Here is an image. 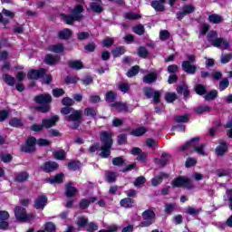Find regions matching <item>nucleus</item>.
<instances>
[{
    "instance_id": "obj_1",
    "label": "nucleus",
    "mask_w": 232,
    "mask_h": 232,
    "mask_svg": "<svg viewBox=\"0 0 232 232\" xmlns=\"http://www.w3.org/2000/svg\"><path fill=\"white\" fill-rule=\"evenodd\" d=\"M61 113H63V115H69L65 117V121L70 122V126L72 130H77V128H79L81 124V118L82 117V111H75L71 107H63L61 110Z\"/></svg>"
},
{
    "instance_id": "obj_2",
    "label": "nucleus",
    "mask_w": 232,
    "mask_h": 232,
    "mask_svg": "<svg viewBox=\"0 0 232 232\" xmlns=\"http://www.w3.org/2000/svg\"><path fill=\"white\" fill-rule=\"evenodd\" d=\"M111 137H113V134L111 132L104 131L101 133V140H102V152L100 153V156L102 159H106L110 157L111 146L113 144V140H111Z\"/></svg>"
},
{
    "instance_id": "obj_3",
    "label": "nucleus",
    "mask_w": 232,
    "mask_h": 232,
    "mask_svg": "<svg viewBox=\"0 0 232 232\" xmlns=\"http://www.w3.org/2000/svg\"><path fill=\"white\" fill-rule=\"evenodd\" d=\"M200 141L199 138H194L190 141L187 142L185 145H182L179 147V151H184V150H190L191 148L194 149L196 152L198 153V155H202V157H206L208 155L206 151L204 150L205 146L204 145H198V142Z\"/></svg>"
},
{
    "instance_id": "obj_4",
    "label": "nucleus",
    "mask_w": 232,
    "mask_h": 232,
    "mask_svg": "<svg viewBox=\"0 0 232 232\" xmlns=\"http://www.w3.org/2000/svg\"><path fill=\"white\" fill-rule=\"evenodd\" d=\"M35 102L39 104V110L42 113L50 111V102H52V96L50 94H41L35 97Z\"/></svg>"
},
{
    "instance_id": "obj_5",
    "label": "nucleus",
    "mask_w": 232,
    "mask_h": 232,
    "mask_svg": "<svg viewBox=\"0 0 232 232\" xmlns=\"http://www.w3.org/2000/svg\"><path fill=\"white\" fill-rule=\"evenodd\" d=\"M82 5H76L72 11V15H63V19L67 24H72L73 21H81L82 19Z\"/></svg>"
},
{
    "instance_id": "obj_6",
    "label": "nucleus",
    "mask_w": 232,
    "mask_h": 232,
    "mask_svg": "<svg viewBox=\"0 0 232 232\" xmlns=\"http://www.w3.org/2000/svg\"><path fill=\"white\" fill-rule=\"evenodd\" d=\"M28 79H44V82L45 84H50L52 82V76L50 74H46V70H31L27 74Z\"/></svg>"
},
{
    "instance_id": "obj_7",
    "label": "nucleus",
    "mask_w": 232,
    "mask_h": 232,
    "mask_svg": "<svg viewBox=\"0 0 232 232\" xmlns=\"http://www.w3.org/2000/svg\"><path fill=\"white\" fill-rule=\"evenodd\" d=\"M171 185L173 188H187V189H191L193 188V184L191 183V179L186 177H178L176 178Z\"/></svg>"
},
{
    "instance_id": "obj_8",
    "label": "nucleus",
    "mask_w": 232,
    "mask_h": 232,
    "mask_svg": "<svg viewBox=\"0 0 232 232\" xmlns=\"http://www.w3.org/2000/svg\"><path fill=\"white\" fill-rule=\"evenodd\" d=\"M143 222L140 223V227H149L153 222H155V212L151 209L145 210L142 213Z\"/></svg>"
},
{
    "instance_id": "obj_9",
    "label": "nucleus",
    "mask_w": 232,
    "mask_h": 232,
    "mask_svg": "<svg viewBox=\"0 0 232 232\" xmlns=\"http://www.w3.org/2000/svg\"><path fill=\"white\" fill-rule=\"evenodd\" d=\"M188 59V61L182 63V68L186 73L194 75V73L197 72V66L191 64V63H195V55H189Z\"/></svg>"
},
{
    "instance_id": "obj_10",
    "label": "nucleus",
    "mask_w": 232,
    "mask_h": 232,
    "mask_svg": "<svg viewBox=\"0 0 232 232\" xmlns=\"http://www.w3.org/2000/svg\"><path fill=\"white\" fill-rule=\"evenodd\" d=\"M14 215L20 222H28L34 218V215L26 214V210L24 208L16 207L14 209Z\"/></svg>"
},
{
    "instance_id": "obj_11",
    "label": "nucleus",
    "mask_w": 232,
    "mask_h": 232,
    "mask_svg": "<svg viewBox=\"0 0 232 232\" xmlns=\"http://www.w3.org/2000/svg\"><path fill=\"white\" fill-rule=\"evenodd\" d=\"M37 140L34 137H30L26 140L25 144L22 146L21 151L24 153H34L35 151V144Z\"/></svg>"
},
{
    "instance_id": "obj_12",
    "label": "nucleus",
    "mask_w": 232,
    "mask_h": 232,
    "mask_svg": "<svg viewBox=\"0 0 232 232\" xmlns=\"http://www.w3.org/2000/svg\"><path fill=\"white\" fill-rule=\"evenodd\" d=\"M15 17V13L3 9L2 14L0 13V23H3L5 26L10 23V19H14Z\"/></svg>"
},
{
    "instance_id": "obj_13",
    "label": "nucleus",
    "mask_w": 232,
    "mask_h": 232,
    "mask_svg": "<svg viewBox=\"0 0 232 232\" xmlns=\"http://www.w3.org/2000/svg\"><path fill=\"white\" fill-rule=\"evenodd\" d=\"M193 12H195V6L191 5H185L182 7V10L177 13V19H179V21H181V19H184L186 15H188V14H193Z\"/></svg>"
},
{
    "instance_id": "obj_14",
    "label": "nucleus",
    "mask_w": 232,
    "mask_h": 232,
    "mask_svg": "<svg viewBox=\"0 0 232 232\" xmlns=\"http://www.w3.org/2000/svg\"><path fill=\"white\" fill-rule=\"evenodd\" d=\"M144 93L149 99H151L153 97L154 102L156 104H159V102H160V92H159V91H153V89L151 88H146L144 89Z\"/></svg>"
},
{
    "instance_id": "obj_15",
    "label": "nucleus",
    "mask_w": 232,
    "mask_h": 232,
    "mask_svg": "<svg viewBox=\"0 0 232 232\" xmlns=\"http://www.w3.org/2000/svg\"><path fill=\"white\" fill-rule=\"evenodd\" d=\"M59 121V116L54 115L50 119H44L42 121V125L44 128H46L47 130L53 127L55 123Z\"/></svg>"
},
{
    "instance_id": "obj_16",
    "label": "nucleus",
    "mask_w": 232,
    "mask_h": 232,
    "mask_svg": "<svg viewBox=\"0 0 232 232\" xmlns=\"http://www.w3.org/2000/svg\"><path fill=\"white\" fill-rule=\"evenodd\" d=\"M47 202H48V198L46 197L39 196L34 201V208L36 209H44Z\"/></svg>"
},
{
    "instance_id": "obj_17",
    "label": "nucleus",
    "mask_w": 232,
    "mask_h": 232,
    "mask_svg": "<svg viewBox=\"0 0 232 232\" xmlns=\"http://www.w3.org/2000/svg\"><path fill=\"white\" fill-rule=\"evenodd\" d=\"M227 143L226 141H221L216 148V155L218 157H224L225 153H227Z\"/></svg>"
},
{
    "instance_id": "obj_18",
    "label": "nucleus",
    "mask_w": 232,
    "mask_h": 232,
    "mask_svg": "<svg viewBox=\"0 0 232 232\" xmlns=\"http://www.w3.org/2000/svg\"><path fill=\"white\" fill-rule=\"evenodd\" d=\"M59 168V165L55 161H47L42 167V169L46 173H52V171H55Z\"/></svg>"
},
{
    "instance_id": "obj_19",
    "label": "nucleus",
    "mask_w": 232,
    "mask_h": 232,
    "mask_svg": "<svg viewBox=\"0 0 232 232\" xmlns=\"http://www.w3.org/2000/svg\"><path fill=\"white\" fill-rule=\"evenodd\" d=\"M218 45H215L216 48H220L221 50H229L231 43L224 38L218 39Z\"/></svg>"
},
{
    "instance_id": "obj_20",
    "label": "nucleus",
    "mask_w": 232,
    "mask_h": 232,
    "mask_svg": "<svg viewBox=\"0 0 232 232\" xmlns=\"http://www.w3.org/2000/svg\"><path fill=\"white\" fill-rule=\"evenodd\" d=\"M208 41L212 44L214 46H218L217 43H218V34L216 31H210L208 34Z\"/></svg>"
},
{
    "instance_id": "obj_21",
    "label": "nucleus",
    "mask_w": 232,
    "mask_h": 232,
    "mask_svg": "<svg viewBox=\"0 0 232 232\" xmlns=\"http://www.w3.org/2000/svg\"><path fill=\"white\" fill-rule=\"evenodd\" d=\"M63 179H64V175L57 174L54 177L48 178L46 179V182H48L49 184H61V182H63Z\"/></svg>"
},
{
    "instance_id": "obj_22",
    "label": "nucleus",
    "mask_w": 232,
    "mask_h": 232,
    "mask_svg": "<svg viewBox=\"0 0 232 232\" xmlns=\"http://www.w3.org/2000/svg\"><path fill=\"white\" fill-rule=\"evenodd\" d=\"M157 81V72H150L143 77V82L145 84H151Z\"/></svg>"
},
{
    "instance_id": "obj_23",
    "label": "nucleus",
    "mask_w": 232,
    "mask_h": 232,
    "mask_svg": "<svg viewBox=\"0 0 232 232\" xmlns=\"http://www.w3.org/2000/svg\"><path fill=\"white\" fill-rule=\"evenodd\" d=\"M101 5H102L101 0H95L91 4V10L96 14H101V12H102V6H101Z\"/></svg>"
},
{
    "instance_id": "obj_24",
    "label": "nucleus",
    "mask_w": 232,
    "mask_h": 232,
    "mask_svg": "<svg viewBox=\"0 0 232 232\" xmlns=\"http://www.w3.org/2000/svg\"><path fill=\"white\" fill-rule=\"evenodd\" d=\"M92 202H97L96 197L90 198L89 199H86V198L82 199L80 202L81 209H86V208H88L90 204H92Z\"/></svg>"
},
{
    "instance_id": "obj_25",
    "label": "nucleus",
    "mask_w": 232,
    "mask_h": 232,
    "mask_svg": "<svg viewBox=\"0 0 232 232\" xmlns=\"http://www.w3.org/2000/svg\"><path fill=\"white\" fill-rule=\"evenodd\" d=\"M75 193H77V188L73 187V184L68 183L65 187V195L68 198L75 196Z\"/></svg>"
},
{
    "instance_id": "obj_26",
    "label": "nucleus",
    "mask_w": 232,
    "mask_h": 232,
    "mask_svg": "<svg viewBox=\"0 0 232 232\" xmlns=\"http://www.w3.org/2000/svg\"><path fill=\"white\" fill-rule=\"evenodd\" d=\"M61 61V57L59 55H52L47 54L45 57V63L46 64H57Z\"/></svg>"
},
{
    "instance_id": "obj_27",
    "label": "nucleus",
    "mask_w": 232,
    "mask_h": 232,
    "mask_svg": "<svg viewBox=\"0 0 232 232\" xmlns=\"http://www.w3.org/2000/svg\"><path fill=\"white\" fill-rule=\"evenodd\" d=\"M169 175L166 173H161L159 176H156L154 179L151 180L152 186H159V184L162 183L163 179H168Z\"/></svg>"
},
{
    "instance_id": "obj_28",
    "label": "nucleus",
    "mask_w": 232,
    "mask_h": 232,
    "mask_svg": "<svg viewBox=\"0 0 232 232\" xmlns=\"http://www.w3.org/2000/svg\"><path fill=\"white\" fill-rule=\"evenodd\" d=\"M111 106L117 111H128V105H126V103H122L121 102H116L112 103Z\"/></svg>"
},
{
    "instance_id": "obj_29",
    "label": "nucleus",
    "mask_w": 232,
    "mask_h": 232,
    "mask_svg": "<svg viewBox=\"0 0 232 232\" xmlns=\"http://www.w3.org/2000/svg\"><path fill=\"white\" fill-rule=\"evenodd\" d=\"M170 159H171V156H169V154L163 153L161 155L160 160H156V164H159L160 166H166V164H168V162H169Z\"/></svg>"
},
{
    "instance_id": "obj_30",
    "label": "nucleus",
    "mask_w": 232,
    "mask_h": 232,
    "mask_svg": "<svg viewBox=\"0 0 232 232\" xmlns=\"http://www.w3.org/2000/svg\"><path fill=\"white\" fill-rule=\"evenodd\" d=\"M49 52H53L54 53H63L64 52V46L62 44H57L49 46Z\"/></svg>"
},
{
    "instance_id": "obj_31",
    "label": "nucleus",
    "mask_w": 232,
    "mask_h": 232,
    "mask_svg": "<svg viewBox=\"0 0 232 232\" xmlns=\"http://www.w3.org/2000/svg\"><path fill=\"white\" fill-rule=\"evenodd\" d=\"M208 21L209 23H213L214 24H218L224 21V18H222V16L218 14H214L208 16Z\"/></svg>"
},
{
    "instance_id": "obj_32",
    "label": "nucleus",
    "mask_w": 232,
    "mask_h": 232,
    "mask_svg": "<svg viewBox=\"0 0 232 232\" xmlns=\"http://www.w3.org/2000/svg\"><path fill=\"white\" fill-rule=\"evenodd\" d=\"M146 131H148V130H146V128L140 127V128L132 130L130 134H132L134 137H142V135H144V133H146Z\"/></svg>"
},
{
    "instance_id": "obj_33",
    "label": "nucleus",
    "mask_w": 232,
    "mask_h": 232,
    "mask_svg": "<svg viewBox=\"0 0 232 232\" xmlns=\"http://www.w3.org/2000/svg\"><path fill=\"white\" fill-rule=\"evenodd\" d=\"M133 203L134 200L130 198H123L120 202L122 208H133Z\"/></svg>"
},
{
    "instance_id": "obj_34",
    "label": "nucleus",
    "mask_w": 232,
    "mask_h": 232,
    "mask_svg": "<svg viewBox=\"0 0 232 232\" xmlns=\"http://www.w3.org/2000/svg\"><path fill=\"white\" fill-rule=\"evenodd\" d=\"M60 39H70L72 37V30L63 29L58 33Z\"/></svg>"
},
{
    "instance_id": "obj_35",
    "label": "nucleus",
    "mask_w": 232,
    "mask_h": 232,
    "mask_svg": "<svg viewBox=\"0 0 232 232\" xmlns=\"http://www.w3.org/2000/svg\"><path fill=\"white\" fill-rule=\"evenodd\" d=\"M70 68H72L73 70H82V62L81 61H71L69 62Z\"/></svg>"
},
{
    "instance_id": "obj_36",
    "label": "nucleus",
    "mask_w": 232,
    "mask_h": 232,
    "mask_svg": "<svg viewBox=\"0 0 232 232\" xmlns=\"http://www.w3.org/2000/svg\"><path fill=\"white\" fill-rule=\"evenodd\" d=\"M175 209H177V204L175 203H166L165 204V213L171 215Z\"/></svg>"
},
{
    "instance_id": "obj_37",
    "label": "nucleus",
    "mask_w": 232,
    "mask_h": 232,
    "mask_svg": "<svg viewBox=\"0 0 232 232\" xmlns=\"http://www.w3.org/2000/svg\"><path fill=\"white\" fill-rule=\"evenodd\" d=\"M164 3L159 1H152L151 6L156 10V12H164Z\"/></svg>"
},
{
    "instance_id": "obj_38",
    "label": "nucleus",
    "mask_w": 232,
    "mask_h": 232,
    "mask_svg": "<svg viewBox=\"0 0 232 232\" xmlns=\"http://www.w3.org/2000/svg\"><path fill=\"white\" fill-rule=\"evenodd\" d=\"M218 95V92H217V90H213L208 92L205 95L204 99L205 101H214V99H217Z\"/></svg>"
},
{
    "instance_id": "obj_39",
    "label": "nucleus",
    "mask_w": 232,
    "mask_h": 232,
    "mask_svg": "<svg viewBox=\"0 0 232 232\" xmlns=\"http://www.w3.org/2000/svg\"><path fill=\"white\" fill-rule=\"evenodd\" d=\"M3 79H4L5 82H6V84H8V86H14V84H15V78H14L13 76H11L9 74H5L3 76Z\"/></svg>"
},
{
    "instance_id": "obj_40",
    "label": "nucleus",
    "mask_w": 232,
    "mask_h": 232,
    "mask_svg": "<svg viewBox=\"0 0 232 232\" xmlns=\"http://www.w3.org/2000/svg\"><path fill=\"white\" fill-rule=\"evenodd\" d=\"M28 172H20L18 173V175L16 176V182H24V180H28Z\"/></svg>"
},
{
    "instance_id": "obj_41",
    "label": "nucleus",
    "mask_w": 232,
    "mask_h": 232,
    "mask_svg": "<svg viewBox=\"0 0 232 232\" xmlns=\"http://www.w3.org/2000/svg\"><path fill=\"white\" fill-rule=\"evenodd\" d=\"M178 93H182L185 97L189 95V89H188L187 85H181L177 88Z\"/></svg>"
},
{
    "instance_id": "obj_42",
    "label": "nucleus",
    "mask_w": 232,
    "mask_h": 232,
    "mask_svg": "<svg viewBox=\"0 0 232 232\" xmlns=\"http://www.w3.org/2000/svg\"><path fill=\"white\" fill-rule=\"evenodd\" d=\"M10 126H13L14 128H21L23 126V121H21L18 118H13L10 122Z\"/></svg>"
},
{
    "instance_id": "obj_43",
    "label": "nucleus",
    "mask_w": 232,
    "mask_h": 232,
    "mask_svg": "<svg viewBox=\"0 0 232 232\" xmlns=\"http://www.w3.org/2000/svg\"><path fill=\"white\" fill-rule=\"evenodd\" d=\"M116 99H117V93L113 92H109L105 95V101L107 102H113V101H115Z\"/></svg>"
},
{
    "instance_id": "obj_44",
    "label": "nucleus",
    "mask_w": 232,
    "mask_h": 232,
    "mask_svg": "<svg viewBox=\"0 0 232 232\" xmlns=\"http://www.w3.org/2000/svg\"><path fill=\"white\" fill-rule=\"evenodd\" d=\"M125 19H130V21H135L137 19H140V14H137V13H126L125 14Z\"/></svg>"
},
{
    "instance_id": "obj_45",
    "label": "nucleus",
    "mask_w": 232,
    "mask_h": 232,
    "mask_svg": "<svg viewBox=\"0 0 232 232\" xmlns=\"http://www.w3.org/2000/svg\"><path fill=\"white\" fill-rule=\"evenodd\" d=\"M176 100H177V93H175V92H167L165 94V101H167V102H173Z\"/></svg>"
},
{
    "instance_id": "obj_46",
    "label": "nucleus",
    "mask_w": 232,
    "mask_h": 232,
    "mask_svg": "<svg viewBox=\"0 0 232 232\" xmlns=\"http://www.w3.org/2000/svg\"><path fill=\"white\" fill-rule=\"evenodd\" d=\"M53 157L57 160H63L66 157V152L64 150H57L53 152Z\"/></svg>"
},
{
    "instance_id": "obj_47",
    "label": "nucleus",
    "mask_w": 232,
    "mask_h": 232,
    "mask_svg": "<svg viewBox=\"0 0 232 232\" xmlns=\"http://www.w3.org/2000/svg\"><path fill=\"white\" fill-rule=\"evenodd\" d=\"M137 73H139V66L135 65L127 72L126 75L127 77H134Z\"/></svg>"
},
{
    "instance_id": "obj_48",
    "label": "nucleus",
    "mask_w": 232,
    "mask_h": 232,
    "mask_svg": "<svg viewBox=\"0 0 232 232\" xmlns=\"http://www.w3.org/2000/svg\"><path fill=\"white\" fill-rule=\"evenodd\" d=\"M69 169H72V171H77L79 168H81V163L79 161H71L68 164Z\"/></svg>"
},
{
    "instance_id": "obj_49",
    "label": "nucleus",
    "mask_w": 232,
    "mask_h": 232,
    "mask_svg": "<svg viewBox=\"0 0 232 232\" xmlns=\"http://www.w3.org/2000/svg\"><path fill=\"white\" fill-rule=\"evenodd\" d=\"M119 90L123 93H128L130 92V85L127 82H121L118 86Z\"/></svg>"
},
{
    "instance_id": "obj_50",
    "label": "nucleus",
    "mask_w": 232,
    "mask_h": 232,
    "mask_svg": "<svg viewBox=\"0 0 232 232\" xmlns=\"http://www.w3.org/2000/svg\"><path fill=\"white\" fill-rule=\"evenodd\" d=\"M228 86H229V80H227V78H224L219 82V90H220V92H224V90H226Z\"/></svg>"
},
{
    "instance_id": "obj_51",
    "label": "nucleus",
    "mask_w": 232,
    "mask_h": 232,
    "mask_svg": "<svg viewBox=\"0 0 232 232\" xmlns=\"http://www.w3.org/2000/svg\"><path fill=\"white\" fill-rule=\"evenodd\" d=\"M195 92L198 95H204L206 93V87L202 84H197L195 87Z\"/></svg>"
},
{
    "instance_id": "obj_52",
    "label": "nucleus",
    "mask_w": 232,
    "mask_h": 232,
    "mask_svg": "<svg viewBox=\"0 0 232 232\" xmlns=\"http://www.w3.org/2000/svg\"><path fill=\"white\" fill-rule=\"evenodd\" d=\"M174 121L176 122H188V121H189V116H188V114L176 116Z\"/></svg>"
},
{
    "instance_id": "obj_53",
    "label": "nucleus",
    "mask_w": 232,
    "mask_h": 232,
    "mask_svg": "<svg viewBox=\"0 0 232 232\" xmlns=\"http://www.w3.org/2000/svg\"><path fill=\"white\" fill-rule=\"evenodd\" d=\"M185 213H187L188 215H198V213H200V209H197L192 207H188L185 210Z\"/></svg>"
},
{
    "instance_id": "obj_54",
    "label": "nucleus",
    "mask_w": 232,
    "mask_h": 232,
    "mask_svg": "<svg viewBox=\"0 0 232 232\" xmlns=\"http://www.w3.org/2000/svg\"><path fill=\"white\" fill-rule=\"evenodd\" d=\"M116 179H117V175L115 174V172H107L106 173L107 182H115Z\"/></svg>"
},
{
    "instance_id": "obj_55",
    "label": "nucleus",
    "mask_w": 232,
    "mask_h": 232,
    "mask_svg": "<svg viewBox=\"0 0 232 232\" xmlns=\"http://www.w3.org/2000/svg\"><path fill=\"white\" fill-rule=\"evenodd\" d=\"M134 34H137L138 35H143L144 34V25L140 24L133 28Z\"/></svg>"
},
{
    "instance_id": "obj_56",
    "label": "nucleus",
    "mask_w": 232,
    "mask_h": 232,
    "mask_svg": "<svg viewBox=\"0 0 232 232\" xmlns=\"http://www.w3.org/2000/svg\"><path fill=\"white\" fill-rule=\"evenodd\" d=\"M209 32V24H203L199 29V35H206Z\"/></svg>"
},
{
    "instance_id": "obj_57",
    "label": "nucleus",
    "mask_w": 232,
    "mask_h": 232,
    "mask_svg": "<svg viewBox=\"0 0 232 232\" xmlns=\"http://www.w3.org/2000/svg\"><path fill=\"white\" fill-rule=\"evenodd\" d=\"M160 41H167V39H169V32L167 30L160 31Z\"/></svg>"
},
{
    "instance_id": "obj_58",
    "label": "nucleus",
    "mask_w": 232,
    "mask_h": 232,
    "mask_svg": "<svg viewBox=\"0 0 232 232\" xmlns=\"http://www.w3.org/2000/svg\"><path fill=\"white\" fill-rule=\"evenodd\" d=\"M125 50L122 47H118L112 51V55L114 57H120V55H123Z\"/></svg>"
},
{
    "instance_id": "obj_59",
    "label": "nucleus",
    "mask_w": 232,
    "mask_h": 232,
    "mask_svg": "<svg viewBox=\"0 0 232 232\" xmlns=\"http://www.w3.org/2000/svg\"><path fill=\"white\" fill-rule=\"evenodd\" d=\"M208 111H211V108L210 107H208L206 105L204 106H199L196 109V112L197 113H206Z\"/></svg>"
},
{
    "instance_id": "obj_60",
    "label": "nucleus",
    "mask_w": 232,
    "mask_h": 232,
    "mask_svg": "<svg viewBox=\"0 0 232 232\" xmlns=\"http://www.w3.org/2000/svg\"><path fill=\"white\" fill-rule=\"evenodd\" d=\"M62 103L63 104V106L70 107V106H73L74 102L72 98L66 97L62 100Z\"/></svg>"
},
{
    "instance_id": "obj_61",
    "label": "nucleus",
    "mask_w": 232,
    "mask_h": 232,
    "mask_svg": "<svg viewBox=\"0 0 232 232\" xmlns=\"http://www.w3.org/2000/svg\"><path fill=\"white\" fill-rule=\"evenodd\" d=\"M112 164L113 166H122L124 164V159L122 157H118L112 159Z\"/></svg>"
},
{
    "instance_id": "obj_62",
    "label": "nucleus",
    "mask_w": 232,
    "mask_h": 232,
    "mask_svg": "<svg viewBox=\"0 0 232 232\" xmlns=\"http://www.w3.org/2000/svg\"><path fill=\"white\" fill-rule=\"evenodd\" d=\"M197 164V160L193 158H188L186 160L185 166L186 168H191L192 166H195Z\"/></svg>"
},
{
    "instance_id": "obj_63",
    "label": "nucleus",
    "mask_w": 232,
    "mask_h": 232,
    "mask_svg": "<svg viewBox=\"0 0 232 232\" xmlns=\"http://www.w3.org/2000/svg\"><path fill=\"white\" fill-rule=\"evenodd\" d=\"M232 59V54H225L221 56V63L222 64H227L229 61Z\"/></svg>"
},
{
    "instance_id": "obj_64",
    "label": "nucleus",
    "mask_w": 232,
    "mask_h": 232,
    "mask_svg": "<svg viewBox=\"0 0 232 232\" xmlns=\"http://www.w3.org/2000/svg\"><path fill=\"white\" fill-rule=\"evenodd\" d=\"M119 229V227H117V225H111L109 226L108 229H102L98 232H116Z\"/></svg>"
}]
</instances>
